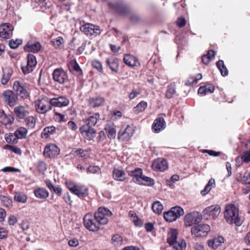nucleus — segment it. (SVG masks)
<instances>
[{
    "mask_svg": "<svg viewBox=\"0 0 250 250\" xmlns=\"http://www.w3.org/2000/svg\"><path fill=\"white\" fill-rule=\"evenodd\" d=\"M224 216L226 221L229 224H234L239 227L243 223V220L239 215L238 209L234 205H229L226 207Z\"/></svg>",
    "mask_w": 250,
    "mask_h": 250,
    "instance_id": "1",
    "label": "nucleus"
},
{
    "mask_svg": "<svg viewBox=\"0 0 250 250\" xmlns=\"http://www.w3.org/2000/svg\"><path fill=\"white\" fill-rule=\"evenodd\" d=\"M178 231L176 229H170L167 234V242L176 250H185L186 243L183 239L177 240Z\"/></svg>",
    "mask_w": 250,
    "mask_h": 250,
    "instance_id": "2",
    "label": "nucleus"
},
{
    "mask_svg": "<svg viewBox=\"0 0 250 250\" xmlns=\"http://www.w3.org/2000/svg\"><path fill=\"white\" fill-rule=\"evenodd\" d=\"M51 100L47 97L38 99L35 102V108L39 114H45L52 109Z\"/></svg>",
    "mask_w": 250,
    "mask_h": 250,
    "instance_id": "3",
    "label": "nucleus"
},
{
    "mask_svg": "<svg viewBox=\"0 0 250 250\" xmlns=\"http://www.w3.org/2000/svg\"><path fill=\"white\" fill-rule=\"evenodd\" d=\"M83 223L85 228L91 231H98L102 225L91 213H87L84 216Z\"/></svg>",
    "mask_w": 250,
    "mask_h": 250,
    "instance_id": "4",
    "label": "nucleus"
},
{
    "mask_svg": "<svg viewBox=\"0 0 250 250\" xmlns=\"http://www.w3.org/2000/svg\"><path fill=\"white\" fill-rule=\"evenodd\" d=\"M184 214V210L180 207L172 208L170 210L166 212L164 214L165 219L169 222L175 221L177 218Z\"/></svg>",
    "mask_w": 250,
    "mask_h": 250,
    "instance_id": "5",
    "label": "nucleus"
},
{
    "mask_svg": "<svg viewBox=\"0 0 250 250\" xmlns=\"http://www.w3.org/2000/svg\"><path fill=\"white\" fill-rule=\"evenodd\" d=\"M80 29L85 35L90 36H97L99 35L101 32L98 26L89 23H84L80 26Z\"/></svg>",
    "mask_w": 250,
    "mask_h": 250,
    "instance_id": "6",
    "label": "nucleus"
},
{
    "mask_svg": "<svg viewBox=\"0 0 250 250\" xmlns=\"http://www.w3.org/2000/svg\"><path fill=\"white\" fill-rule=\"evenodd\" d=\"M210 226L207 224H200L191 229L192 235L195 237H203L206 236L210 231Z\"/></svg>",
    "mask_w": 250,
    "mask_h": 250,
    "instance_id": "7",
    "label": "nucleus"
},
{
    "mask_svg": "<svg viewBox=\"0 0 250 250\" xmlns=\"http://www.w3.org/2000/svg\"><path fill=\"white\" fill-rule=\"evenodd\" d=\"M2 96L3 101L10 107H13L16 105L18 100V95L10 90L4 91Z\"/></svg>",
    "mask_w": 250,
    "mask_h": 250,
    "instance_id": "8",
    "label": "nucleus"
},
{
    "mask_svg": "<svg viewBox=\"0 0 250 250\" xmlns=\"http://www.w3.org/2000/svg\"><path fill=\"white\" fill-rule=\"evenodd\" d=\"M30 110L31 108L27 104L18 105L14 108V112L18 119L21 120L29 115Z\"/></svg>",
    "mask_w": 250,
    "mask_h": 250,
    "instance_id": "9",
    "label": "nucleus"
},
{
    "mask_svg": "<svg viewBox=\"0 0 250 250\" xmlns=\"http://www.w3.org/2000/svg\"><path fill=\"white\" fill-rule=\"evenodd\" d=\"M26 64L21 66V69L24 74L32 72L37 65L36 57L33 55L28 54Z\"/></svg>",
    "mask_w": 250,
    "mask_h": 250,
    "instance_id": "10",
    "label": "nucleus"
},
{
    "mask_svg": "<svg viewBox=\"0 0 250 250\" xmlns=\"http://www.w3.org/2000/svg\"><path fill=\"white\" fill-rule=\"evenodd\" d=\"M201 220V217L199 212L193 211L185 216V224L187 227H190L193 224L199 223Z\"/></svg>",
    "mask_w": 250,
    "mask_h": 250,
    "instance_id": "11",
    "label": "nucleus"
},
{
    "mask_svg": "<svg viewBox=\"0 0 250 250\" xmlns=\"http://www.w3.org/2000/svg\"><path fill=\"white\" fill-rule=\"evenodd\" d=\"M53 78L55 81L60 84H63L68 81L66 72L62 68H57L54 70Z\"/></svg>",
    "mask_w": 250,
    "mask_h": 250,
    "instance_id": "12",
    "label": "nucleus"
},
{
    "mask_svg": "<svg viewBox=\"0 0 250 250\" xmlns=\"http://www.w3.org/2000/svg\"><path fill=\"white\" fill-rule=\"evenodd\" d=\"M220 211V207L218 205H214L207 207L203 210V213L204 215H208L211 219H215L219 215Z\"/></svg>",
    "mask_w": 250,
    "mask_h": 250,
    "instance_id": "13",
    "label": "nucleus"
},
{
    "mask_svg": "<svg viewBox=\"0 0 250 250\" xmlns=\"http://www.w3.org/2000/svg\"><path fill=\"white\" fill-rule=\"evenodd\" d=\"M59 153L60 149L53 144L47 145L43 151V155L46 158H54L59 155Z\"/></svg>",
    "mask_w": 250,
    "mask_h": 250,
    "instance_id": "14",
    "label": "nucleus"
},
{
    "mask_svg": "<svg viewBox=\"0 0 250 250\" xmlns=\"http://www.w3.org/2000/svg\"><path fill=\"white\" fill-rule=\"evenodd\" d=\"M13 27L8 23H4L0 25V37L3 39H9L12 35Z\"/></svg>",
    "mask_w": 250,
    "mask_h": 250,
    "instance_id": "15",
    "label": "nucleus"
},
{
    "mask_svg": "<svg viewBox=\"0 0 250 250\" xmlns=\"http://www.w3.org/2000/svg\"><path fill=\"white\" fill-rule=\"evenodd\" d=\"M82 136L88 140L93 139L96 134V130L93 127L87 126V125H83L80 128Z\"/></svg>",
    "mask_w": 250,
    "mask_h": 250,
    "instance_id": "16",
    "label": "nucleus"
},
{
    "mask_svg": "<svg viewBox=\"0 0 250 250\" xmlns=\"http://www.w3.org/2000/svg\"><path fill=\"white\" fill-rule=\"evenodd\" d=\"M13 89L23 99H26L29 97V93L24 87L23 83L19 81H15L13 85Z\"/></svg>",
    "mask_w": 250,
    "mask_h": 250,
    "instance_id": "17",
    "label": "nucleus"
},
{
    "mask_svg": "<svg viewBox=\"0 0 250 250\" xmlns=\"http://www.w3.org/2000/svg\"><path fill=\"white\" fill-rule=\"evenodd\" d=\"M152 168L156 171H163L168 167L167 161L163 158H158L152 164Z\"/></svg>",
    "mask_w": 250,
    "mask_h": 250,
    "instance_id": "18",
    "label": "nucleus"
},
{
    "mask_svg": "<svg viewBox=\"0 0 250 250\" xmlns=\"http://www.w3.org/2000/svg\"><path fill=\"white\" fill-rule=\"evenodd\" d=\"M50 100L52 106L59 107L66 106L70 103L69 100L64 96H59Z\"/></svg>",
    "mask_w": 250,
    "mask_h": 250,
    "instance_id": "19",
    "label": "nucleus"
},
{
    "mask_svg": "<svg viewBox=\"0 0 250 250\" xmlns=\"http://www.w3.org/2000/svg\"><path fill=\"white\" fill-rule=\"evenodd\" d=\"M134 133V128L133 126L127 125L122 133H119V139L123 141H127L130 139Z\"/></svg>",
    "mask_w": 250,
    "mask_h": 250,
    "instance_id": "20",
    "label": "nucleus"
},
{
    "mask_svg": "<svg viewBox=\"0 0 250 250\" xmlns=\"http://www.w3.org/2000/svg\"><path fill=\"white\" fill-rule=\"evenodd\" d=\"M70 71L76 76H81L83 74V71L80 66L77 62L76 60L70 61L67 64Z\"/></svg>",
    "mask_w": 250,
    "mask_h": 250,
    "instance_id": "21",
    "label": "nucleus"
},
{
    "mask_svg": "<svg viewBox=\"0 0 250 250\" xmlns=\"http://www.w3.org/2000/svg\"><path fill=\"white\" fill-rule=\"evenodd\" d=\"M166 127V122L163 118H156L153 124L152 129L155 132L158 133L163 130Z\"/></svg>",
    "mask_w": 250,
    "mask_h": 250,
    "instance_id": "22",
    "label": "nucleus"
},
{
    "mask_svg": "<svg viewBox=\"0 0 250 250\" xmlns=\"http://www.w3.org/2000/svg\"><path fill=\"white\" fill-rule=\"evenodd\" d=\"M224 242V238L221 236L214 237L213 238L208 241V244L209 248L215 250Z\"/></svg>",
    "mask_w": 250,
    "mask_h": 250,
    "instance_id": "23",
    "label": "nucleus"
},
{
    "mask_svg": "<svg viewBox=\"0 0 250 250\" xmlns=\"http://www.w3.org/2000/svg\"><path fill=\"white\" fill-rule=\"evenodd\" d=\"M106 64L110 69L114 72L117 73L119 70V60L118 59L111 57L106 60Z\"/></svg>",
    "mask_w": 250,
    "mask_h": 250,
    "instance_id": "24",
    "label": "nucleus"
},
{
    "mask_svg": "<svg viewBox=\"0 0 250 250\" xmlns=\"http://www.w3.org/2000/svg\"><path fill=\"white\" fill-rule=\"evenodd\" d=\"M13 73L12 68L10 67H6L3 69V74L1 80L2 84H6L9 81Z\"/></svg>",
    "mask_w": 250,
    "mask_h": 250,
    "instance_id": "25",
    "label": "nucleus"
},
{
    "mask_svg": "<svg viewBox=\"0 0 250 250\" xmlns=\"http://www.w3.org/2000/svg\"><path fill=\"white\" fill-rule=\"evenodd\" d=\"M124 62L125 64L130 67H134L139 64L137 58L129 54H126L125 55Z\"/></svg>",
    "mask_w": 250,
    "mask_h": 250,
    "instance_id": "26",
    "label": "nucleus"
},
{
    "mask_svg": "<svg viewBox=\"0 0 250 250\" xmlns=\"http://www.w3.org/2000/svg\"><path fill=\"white\" fill-rule=\"evenodd\" d=\"M87 190L84 186L77 185L72 193L79 197H83L87 195Z\"/></svg>",
    "mask_w": 250,
    "mask_h": 250,
    "instance_id": "27",
    "label": "nucleus"
},
{
    "mask_svg": "<svg viewBox=\"0 0 250 250\" xmlns=\"http://www.w3.org/2000/svg\"><path fill=\"white\" fill-rule=\"evenodd\" d=\"M35 196L39 199H44L49 196V192L43 188L38 187L34 190Z\"/></svg>",
    "mask_w": 250,
    "mask_h": 250,
    "instance_id": "28",
    "label": "nucleus"
},
{
    "mask_svg": "<svg viewBox=\"0 0 250 250\" xmlns=\"http://www.w3.org/2000/svg\"><path fill=\"white\" fill-rule=\"evenodd\" d=\"M100 115L98 113L90 114V115L86 120L85 124L84 125H87V126L93 127L97 124Z\"/></svg>",
    "mask_w": 250,
    "mask_h": 250,
    "instance_id": "29",
    "label": "nucleus"
},
{
    "mask_svg": "<svg viewBox=\"0 0 250 250\" xmlns=\"http://www.w3.org/2000/svg\"><path fill=\"white\" fill-rule=\"evenodd\" d=\"M113 177L117 181H124L126 179V176L123 170L115 168L113 171Z\"/></svg>",
    "mask_w": 250,
    "mask_h": 250,
    "instance_id": "30",
    "label": "nucleus"
},
{
    "mask_svg": "<svg viewBox=\"0 0 250 250\" xmlns=\"http://www.w3.org/2000/svg\"><path fill=\"white\" fill-rule=\"evenodd\" d=\"M128 173L129 176L132 177L133 181L137 184L143 175V171L141 168H137L133 170L128 171Z\"/></svg>",
    "mask_w": 250,
    "mask_h": 250,
    "instance_id": "31",
    "label": "nucleus"
},
{
    "mask_svg": "<svg viewBox=\"0 0 250 250\" xmlns=\"http://www.w3.org/2000/svg\"><path fill=\"white\" fill-rule=\"evenodd\" d=\"M214 87L210 84H207L205 86H201L198 90V94L204 96L208 93H213L214 91Z\"/></svg>",
    "mask_w": 250,
    "mask_h": 250,
    "instance_id": "32",
    "label": "nucleus"
},
{
    "mask_svg": "<svg viewBox=\"0 0 250 250\" xmlns=\"http://www.w3.org/2000/svg\"><path fill=\"white\" fill-rule=\"evenodd\" d=\"M104 102V99L102 97L90 98L88 99L89 105L93 108L101 106Z\"/></svg>",
    "mask_w": 250,
    "mask_h": 250,
    "instance_id": "33",
    "label": "nucleus"
},
{
    "mask_svg": "<svg viewBox=\"0 0 250 250\" xmlns=\"http://www.w3.org/2000/svg\"><path fill=\"white\" fill-rule=\"evenodd\" d=\"M41 45L39 42L35 43L28 42L25 47V50L28 52L37 53L41 49Z\"/></svg>",
    "mask_w": 250,
    "mask_h": 250,
    "instance_id": "34",
    "label": "nucleus"
},
{
    "mask_svg": "<svg viewBox=\"0 0 250 250\" xmlns=\"http://www.w3.org/2000/svg\"><path fill=\"white\" fill-rule=\"evenodd\" d=\"M109 6L110 7L115 9V11L117 13L122 15L125 14L128 11V10L126 7L120 3H116L114 6V4L110 3H109Z\"/></svg>",
    "mask_w": 250,
    "mask_h": 250,
    "instance_id": "35",
    "label": "nucleus"
},
{
    "mask_svg": "<svg viewBox=\"0 0 250 250\" xmlns=\"http://www.w3.org/2000/svg\"><path fill=\"white\" fill-rule=\"evenodd\" d=\"M138 184L145 186H150L154 184V181L153 179L142 175L141 178L138 180Z\"/></svg>",
    "mask_w": 250,
    "mask_h": 250,
    "instance_id": "36",
    "label": "nucleus"
},
{
    "mask_svg": "<svg viewBox=\"0 0 250 250\" xmlns=\"http://www.w3.org/2000/svg\"><path fill=\"white\" fill-rule=\"evenodd\" d=\"M23 119L24 120L26 126H27L28 128H34L35 127L36 119L35 117L28 115Z\"/></svg>",
    "mask_w": 250,
    "mask_h": 250,
    "instance_id": "37",
    "label": "nucleus"
},
{
    "mask_svg": "<svg viewBox=\"0 0 250 250\" xmlns=\"http://www.w3.org/2000/svg\"><path fill=\"white\" fill-rule=\"evenodd\" d=\"M94 216L102 225H105L108 223V220L107 218L108 216L102 214V212H99L98 209V211L95 213Z\"/></svg>",
    "mask_w": 250,
    "mask_h": 250,
    "instance_id": "38",
    "label": "nucleus"
},
{
    "mask_svg": "<svg viewBox=\"0 0 250 250\" xmlns=\"http://www.w3.org/2000/svg\"><path fill=\"white\" fill-rule=\"evenodd\" d=\"M15 134L18 139H25L26 138L27 129L24 127H20L15 132Z\"/></svg>",
    "mask_w": 250,
    "mask_h": 250,
    "instance_id": "39",
    "label": "nucleus"
},
{
    "mask_svg": "<svg viewBox=\"0 0 250 250\" xmlns=\"http://www.w3.org/2000/svg\"><path fill=\"white\" fill-rule=\"evenodd\" d=\"M1 204L6 208H10L13 206V202L8 197L4 195L0 196Z\"/></svg>",
    "mask_w": 250,
    "mask_h": 250,
    "instance_id": "40",
    "label": "nucleus"
},
{
    "mask_svg": "<svg viewBox=\"0 0 250 250\" xmlns=\"http://www.w3.org/2000/svg\"><path fill=\"white\" fill-rule=\"evenodd\" d=\"M217 68L220 70L221 75L223 76H227L228 75V71L226 67L224 65L223 61L219 60L216 62Z\"/></svg>",
    "mask_w": 250,
    "mask_h": 250,
    "instance_id": "41",
    "label": "nucleus"
},
{
    "mask_svg": "<svg viewBox=\"0 0 250 250\" xmlns=\"http://www.w3.org/2000/svg\"><path fill=\"white\" fill-rule=\"evenodd\" d=\"M14 200L19 203H25L27 202V197L22 192H16L14 196Z\"/></svg>",
    "mask_w": 250,
    "mask_h": 250,
    "instance_id": "42",
    "label": "nucleus"
},
{
    "mask_svg": "<svg viewBox=\"0 0 250 250\" xmlns=\"http://www.w3.org/2000/svg\"><path fill=\"white\" fill-rule=\"evenodd\" d=\"M151 208L154 213L159 214L163 209V206L160 201H157L153 203Z\"/></svg>",
    "mask_w": 250,
    "mask_h": 250,
    "instance_id": "43",
    "label": "nucleus"
},
{
    "mask_svg": "<svg viewBox=\"0 0 250 250\" xmlns=\"http://www.w3.org/2000/svg\"><path fill=\"white\" fill-rule=\"evenodd\" d=\"M176 93V86L175 84L171 83L167 88L166 96L168 99L171 98L173 95Z\"/></svg>",
    "mask_w": 250,
    "mask_h": 250,
    "instance_id": "44",
    "label": "nucleus"
},
{
    "mask_svg": "<svg viewBox=\"0 0 250 250\" xmlns=\"http://www.w3.org/2000/svg\"><path fill=\"white\" fill-rule=\"evenodd\" d=\"M129 216L131 217L132 221L133 222L134 225L137 227L142 226L141 221L136 216V213L133 211H130L129 212Z\"/></svg>",
    "mask_w": 250,
    "mask_h": 250,
    "instance_id": "45",
    "label": "nucleus"
},
{
    "mask_svg": "<svg viewBox=\"0 0 250 250\" xmlns=\"http://www.w3.org/2000/svg\"><path fill=\"white\" fill-rule=\"evenodd\" d=\"M52 45L56 48H61L62 47L64 43V40L61 37H58L56 39H54L51 41Z\"/></svg>",
    "mask_w": 250,
    "mask_h": 250,
    "instance_id": "46",
    "label": "nucleus"
},
{
    "mask_svg": "<svg viewBox=\"0 0 250 250\" xmlns=\"http://www.w3.org/2000/svg\"><path fill=\"white\" fill-rule=\"evenodd\" d=\"M142 91L140 88H134L132 89L131 92L128 93V96L130 100H132L137 97L141 93Z\"/></svg>",
    "mask_w": 250,
    "mask_h": 250,
    "instance_id": "47",
    "label": "nucleus"
},
{
    "mask_svg": "<svg viewBox=\"0 0 250 250\" xmlns=\"http://www.w3.org/2000/svg\"><path fill=\"white\" fill-rule=\"evenodd\" d=\"M147 103L145 101H141L136 106L134 107V110L137 113H139L145 110L147 106Z\"/></svg>",
    "mask_w": 250,
    "mask_h": 250,
    "instance_id": "48",
    "label": "nucleus"
},
{
    "mask_svg": "<svg viewBox=\"0 0 250 250\" xmlns=\"http://www.w3.org/2000/svg\"><path fill=\"white\" fill-rule=\"evenodd\" d=\"M0 118L1 119V122L2 124L5 125L11 124L14 121V118L13 117L11 116H7L4 113H3L0 116Z\"/></svg>",
    "mask_w": 250,
    "mask_h": 250,
    "instance_id": "49",
    "label": "nucleus"
},
{
    "mask_svg": "<svg viewBox=\"0 0 250 250\" xmlns=\"http://www.w3.org/2000/svg\"><path fill=\"white\" fill-rule=\"evenodd\" d=\"M35 1L39 3V5L42 9H46L51 5L50 0H35Z\"/></svg>",
    "mask_w": 250,
    "mask_h": 250,
    "instance_id": "50",
    "label": "nucleus"
},
{
    "mask_svg": "<svg viewBox=\"0 0 250 250\" xmlns=\"http://www.w3.org/2000/svg\"><path fill=\"white\" fill-rule=\"evenodd\" d=\"M55 130V128L52 126L50 127H46L44 128L43 131L42 132V136H44L46 138H47L50 134H52Z\"/></svg>",
    "mask_w": 250,
    "mask_h": 250,
    "instance_id": "51",
    "label": "nucleus"
},
{
    "mask_svg": "<svg viewBox=\"0 0 250 250\" xmlns=\"http://www.w3.org/2000/svg\"><path fill=\"white\" fill-rule=\"evenodd\" d=\"M107 132L108 137L111 139L114 138L116 136V130L114 127L113 125L108 126L105 129Z\"/></svg>",
    "mask_w": 250,
    "mask_h": 250,
    "instance_id": "52",
    "label": "nucleus"
},
{
    "mask_svg": "<svg viewBox=\"0 0 250 250\" xmlns=\"http://www.w3.org/2000/svg\"><path fill=\"white\" fill-rule=\"evenodd\" d=\"M241 181L243 184H250V171H246L241 179Z\"/></svg>",
    "mask_w": 250,
    "mask_h": 250,
    "instance_id": "53",
    "label": "nucleus"
},
{
    "mask_svg": "<svg viewBox=\"0 0 250 250\" xmlns=\"http://www.w3.org/2000/svg\"><path fill=\"white\" fill-rule=\"evenodd\" d=\"M5 140L8 143H17L18 142V139L16 136L15 133L14 134H9L5 137Z\"/></svg>",
    "mask_w": 250,
    "mask_h": 250,
    "instance_id": "54",
    "label": "nucleus"
},
{
    "mask_svg": "<svg viewBox=\"0 0 250 250\" xmlns=\"http://www.w3.org/2000/svg\"><path fill=\"white\" fill-rule=\"evenodd\" d=\"M241 160L245 163L250 162V149L244 152L241 156Z\"/></svg>",
    "mask_w": 250,
    "mask_h": 250,
    "instance_id": "55",
    "label": "nucleus"
},
{
    "mask_svg": "<svg viewBox=\"0 0 250 250\" xmlns=\"http://www.w3.org/2000/svg\"><path fill=\"white\" fill-rule=\"evenodd\" d=\"M101 168L97 166H90L87 169V172L95 174L99 172Z\"/></svg>",
    "mask_w": 250,
    "mask_h": 250,
    "instance_id": "56",
    "label": "nucleus"
},
{
    "mask_svg": "<svg viewBox=\"0 0 250 250\" xmlns=\"http://www.w3.org/2000/svg\"><path fill=\"white\" fill-rule=\"evenodd\" d=\"M21 43L22 41L21 40L17 39L15 41L12 40L10 41L9 45L11 48L14 49L18 47Z\"/></svg>",
    "mask_w": 250,
    "mask_h": 250,
    "instance_id": "57",
    "label": "nucleus"
},
{
    "mask_svg": "<svg viewBox=\"0 0 250 250\" xmlns=\"http://www.w3.org/2000/svg\"><path fill=\"white\" fill-rule=\"evenodd\" d=\"M202 78V74L201 73H199L196 75L192 82L188 80L186 83V84L188 85L196 84L197 83L198 81L201 80Z\"/></svg>",
    "mask_w": 250,
    "mask_h": 250,
    "instance_id": "58",
    "label": "nucleus"
},
{
    "mask_svg": "<svg viewBox=\"0 0 250 250\" xmlns=\"http://www.w3.org/2000/svg\"><path fill=\"white\" fill-rule=\"evenodd\" d=\"M75 152L78 155L84 159H86L89 157L87 151L82 149H78L75 151Z\"/></svg>",
    "mask_w": 250,
    "mask_h": 250,
    "instance_id": "59",
    "label": "nucleus"
},
{
    "mask_svg": "<svg viewBox=\"0 0 250 250\" xmlns=\"http://www.w3.org/2000/svg\"><path fill=\"white\" fill-rule=\"evenodd\" d=\"M92 65L93 67L96 68L99 72L103 71V66L101 62L98 61H94L92 62Z\"/></svg>",
    "mask_w": 250,
    "mask_h": 250,
    "instance_id": "60",
    "label": "nucleus"
},
{
    "mask_svg": "<svg viewBox=\"0 0 250 250\" xmlns=\"http://www.w3.org/2000/svg\"><path fill=\"white\" fill-rule=\"evenodd\" d=\"M5 147L10 149L12 152H13L16 154H21V149L19 147H18L16 146H10V145H7L5 146Z\"/></svg>",
    "mask_w": 250,
    "mask_h": 250,
    "instance_id": "61",
    "label": "nucleus"
},
{
    "mask_svg": "<svg viewBox=\"0 0 250 250\" xmlns=\"http://www.w3.org/2000/svg\"><path fill=\"white\" fill-rule=\"evenodd\" d=\"M99 212H102V214L104 215L110 216L112 215V212L107 208L104 207H100L98 208Z\"/></svg>",
    "mask_w": 250,
    "mask_h": 250,
    "instance_id": "62",
    "label": "nucleus"
},
{
    "mask_svg": "<svg viewBox=\"0 0 250 250\" xmlns=\"http://www.w3.org/2000/svg\"><path fill=\"white\" fill-rule=\"evenodd\" d=\"M18 222L17 218L14 215H11L8 218V223L9 225L13 226Z\"/></svg>",
    "mask_w": 250,
    "mask_h": 250,
    "instance_id": "63",
    "label": "nucleus"
},
{
    "mask_svg": "<svg viewBox=\"0 0 250 250\" xmlns=\"http://www.w3.org/2000/svg\"><path fill=\"white\" fill-rule=\"evenodd\" d=\"M176 23L179 27H183L186 25V21L185 18L181 17L178 19Z\"/></svg>",
    "mask_w": 250,
    "mask_h": 250,
    "instance_id": "64",
    "label": "nucleus"
}]
</instances>
